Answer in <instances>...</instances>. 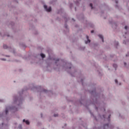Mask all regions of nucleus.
I'll use <instances>...</instances> for the list:
<instances>
[{
	"label": "nucleus",
	"mask_w": 129,
	"mask_h": 129,
	"mask_svg": "<svg viewBox=\"0 0 129 129\" xmlns=\"http://www.w3.org/2000/svg\"><path fill=\"white\" fill-rule=\"evenodd\" d=\"M44 8L45 9V11L48 12H51V11H52V8H51V7H49L48 8H47V6L46 5L44 6Z\"/></svg>",
	"instance_id": "1"
},
{
	"label": "nucleus",
	"mask_w": 129,
	"mask_h": 129,
	"mask_svg": "<svg viewBox=\"0 0 129 129\" xmlns=\"http://www.w3.org/2000/svg\"><path fill=\"white\" fill-rule=\"evenodd\" d=\"M87 41H85V43L86 44H88V43H90V40L89 39V37H88V36H86Z\"/></svg>",
	"instance_id": "2"
},
{
	"label": "nucleus",
	"mask_w": 129,
	"mask_h": 129,
	"mask_svg": "<svg viewBox=\"0 0 129 129\" xmlns=\"http://www.w3.org/2000/svg\"><path fill=\"white\" fill-rule=\"evenodd\" d=\"M44 92H46V90H44Z\"/></svg>",
	"instance_id": "21"
},
{
	"label": "nucleus",
	"mask_w": 129,
	"mask_h": 129,
	"mask_svg": "<svg viewBox=\"0 0 129 129\" xmlns=\"http://www.w3.org/2000/svg\"><path fill=\"white\" fill-rule=\"evenodd\" d=\"M98 36L102 39V42H104V40H103V36L102 35H99Z\"/></svg>",
	"instance_id": "4"
},
{
	"label": "nucleus",
	"mask_w": 129,
	"mask_h": 129,
	"mask_svg": "<svg viewBox=\"0 0 129 129\" xmlns=\"http://www.w3.org/2000/svg\"><path fill=\"white\" fill-rule=\"evenodd\" d=\"M4 49H8V46H7V45H4Z\"/></svg>",
	"instance_id": "6"
},
{
	"label": "nucleus",
	"mask_w": 129,
	"mask_h": 129,
	"mask_svg": "<svg viewBox=\"0 0 129 129\" xmlns=\"http://www.w3.org/2000/svg\"><path fill=\"white\" fill-rule=\"evenodd\" d=\"M23 122H26V124H30V122L28 120L23 119Z\"/></svg>",
	"instance_id": "3"
},
{
	"label": "nucleus",
	"mask_w": 129,
	"mask_h": 129,
	"mask_svg": "<svg viewBox=\"0 0 129 129\" xmlns=\"http://www.w3.org/2000/svg\"><path fill=\"white\" fill-rule=\"evenodd\" d=\"M90 7H91V9H93V6L92 4H90Z\"/></svg>",
	"instance_id": "8"
},
{
	"label": "nucleus",
	"mask_w": 129,
	"mask_h": 129,
	"mask_svg": "<svg viewBox=\"0 0 129 129\" xmlns=\"http://www.w3.org/2000/svg\"><path fill=\"white\" fill-rule=\"evenodd\" d=\"M113 67L114 68H116V67H117V65L116 64H113Z\"/></svg>",
	"instance_id": "7"
},
{
	"label": "nucleus",
	"mask_w": 129,
	"mask_h": 129,
	"mask_svg": "<svg viewBox=\"0 0 129 129\" xmlns=\"http://www.w3.org/2000/svg\"><path fill=\"white\" fill-rule=\"evenodd\" d=\"M40 56L42 57V58H45V54H43V53H41V54H40Z\"/></svg>",
	"instance_id": "5"
},
{
	"label": "nucleus",
	"mask_w": 129,
	"mask_h": 129,
	"mask_svg": "<svg viewBox=\"0 0 129 129\" xmlns=\"http://www.w3.org/2000/svg\"><path fill=\"white\" fill-rule=\"evenodd\" d=\"M125 41H123V44H126V43H125Z\"/></svg>",
	"instance_id": "14"
},
{
	"label": "nucleus",
	"mask_w": 129,
	"mask_h": 129,
	"mask_svg": "<svg viewBox=\"0 0 129 129\" xmlns=\"http://www.w3.org/2000/svg\"><path fill=\"white\" fill-rule=\"evenodd\" d=\"M115 83H117V80H115Z\"/></svg>",
	"instance_id": "12"
},
{
	"label": "nucleus",
	"mask_w": 129,
	"mask_h": 129,
	"mask_svg": "<svg viewBox=\"0 0 129 129\" xmlns=\"http://www.w3.org/2000/svg\"><path fill=\"white\" fill-rule=\"evenodd\" d=\"M42 115H43L41 114V117H42V116H43Z\"/></svg>",
	"instance_id": "19"
},
{
	"label": "nucleus",
	"mask_w": 129,
	"mask_h": 129,
	"mask_svg": "<svg viewBox=\"0 0 129 129\" xmlns=\"http://www.w3.org/2000/svg\"><path fill=\"white\" fill-rule=\"evenodd\" d=\"M124 29H125V30H127V26H125V27H124Z\"/></svg>",
	"instance_id": "11"
},
{
	"label": "nucleus",
	"mask_w": 129,
	"mask_h": 129,
	"mask_svg": "<svg viewBox=\"0 0 129 129\" xmlns=\"http://www.w3.org/2000/svg\"><path fill=\"white\" fill-rule=\"evenodd\" d=\"M8 112H9V110H8V109H6V114H8Z\"/></svg>",
	"instance_id": "9"
},
{
	"label": "nucleus",
	"mask_w": 129,
	"mask_h": 129,
	"mask_svg": "<svg viewBox=\"0 0 129 129\" xmlns=\"http://www.w3.org/2000/svg\"><path fill=\"white\" fill-rule=\"evenodd\" d=\"M0 101H2V100H0Z\"/></svg>",
	"instance_id": "24"
},
{
	"label": "nucleus",
	"mask_w": 129,
	"mask_h": 129,
	"mask_svg": "<svg viewBox=\"0 0 129 129\" xmlns=\"http://www.w3.org/2000/svg\"><path fill=\"white\" fill-rule=\"evenodd\" d=\"M91 33H94V31H93V30H92L91 31Z\"/></svg>",
	"instance_id": "13"
},
{
	"label": "nucleus",
	"mask_w": 129,
	"mask_h": 129,
	"mask_svg": "<svg viewBox=\"0 0 129 129\" xmlns=\"http://www.w3.org/2000/svg\"><path fill=\"white\" fill-rule=\"evenodd\" d=\"M2 60H3V61H5V59L2 58Z\"/></svg>",
	"instance_id": "15"
},
{
	"label": "nucleus",
	"mask_w": 129,
	"mask_h": 129,
	"mask_svg": "<svg viewBox=\"0 0 129 129\" xmlns=\"http://www.w3.org/2000/svg\"><path fill=\"white\" fill-rule=\"evenodd\" d=\"M65 28H67V26L66 25Z\"/></svg>",
	"instance_id": "17"
},
{
	"label": "nucleus",
	"mask_w": 129,
	"mask_h": 129,
	"mask_svg": "<svg viewBox=\"0 0 129 129\" xmlns=\"http://www.w3.org/2000/svg\"><path fill=\"white\" fill-rule=\"evenodd\" d=\"M121 84H119V85H121Z\"/></svg>",
	"instance_id": "23"
},
{
	"label": "nucleus",
	"mask_w": 129,
	"mask_h": 129,
	"mask_svg": "<svg viewBox=\"0 0 129 129\" xmlns=\"http://www.w3.org/2000/svg\"><path fill=\"white\" fill-rule=\"evenodd\" d=\"M116 4H117V1H116Z\"/></svg>",
	"instance_id": "18"
},
{
	"label": "nucleus",
	"mask_w": 129,
	"mask_h": 129,
	"mask_svg": "<svg viewBox=\"0 0 129 129\" xmlns=\"http://www.w3.org/2000/svg\"><path fill=\"white\" fill-rule=\"evenodd\" d=\"M54 117H56V116H58V114H55L54 115Z\"/></svg>",
	"instance_id": "10"
},
{
	"label": "nucleus",
	"mask_w": 129,
	"mask_h": 129,
	"mask_svg": "<svg viewBox=\"0 0 129 129\" xmlns=\"http://www.w3.org/2000/svg\"><path fill=\"white\" fill-rule=\"evenodd\" d=\"M118 42H117V45H118Z\"/></svg>",
	"instance_id": "20"
},
{
	"label": "nucleus",
	"mask_w": 129,
	"mask_h": 129,
	"mask_svg": "<svg viewBox=\"0 0 129 129\" xmlns=\"http://www.w3.org/2000/svg\"><path fill=\"white\" fill-rule=\"evenodd\" d=\"M109 117H110V115H109Z\"/></svg>",
	"instance_id": "22"
},
{
	"label": "nucleus",
	"mask_w": 129,
	"mask_h": 129,
	"mask_svg": "<svg viewBox=\"0 0 129 129\" xmlns=\"http://www.w3.org/2000/svg\"><path fill=\"white\" fill-rule=\"evenodd\" d=\"M124 65H126V63L124 62Z\"/></svg>",
	"instance_id": "16"
}]
</instances>
